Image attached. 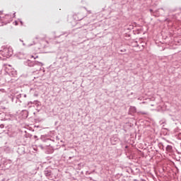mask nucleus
Returning a JSON list of instances; mask_svg holds the SVG:
<instances>
[{
    "mask_svg": "<svg viewBox=\"0 0 181 181\" xmlns=\"http://www.w3.org/2000/svg\"><path fill=\"white\" fill-rule=\"evenodd\" d=\"M76 21H81V18H78L76 19Z\"/></svg>",
    "mask_w": 181,
    "mask_h": 181,
    "instance_id": "6",
    "label": "nucleus"
},
{
    "mask_svg": "<svg viewBox=\"0 0 181 181\" xmlns=\"http://www.w3.org/2000/svg\"><path fill=\"white\" fill-rule=\"evenodd\" d=\"M11 16L9 14H6L4 16V11H0V21L4 23V22H6L8 19H11Z\"/></svg>",
    "mask_w": 181,
    "mask_h": 181,
    "instance_id": "2",
    "label": "nucleus"
},
{
    "mask_svg": "<svg viewBox=\"0 0 181 181\" xmlns=\"http://www.w3.org/2000/svg\"><path fill=\"white\" fill-rule=\"evenodd\" d=\"M13 23H18V21H15L13 22Z\"/></svg>",
    "mask_w": 181,
    "mask_h": 181,
    "instance_id": "7",
    "label": "nucleus"
},
{
    "mask_svg": "<svg viewBox=\"0 0 181 181\" xmlns=\"http://www.w3.org/2000/svg\"><path fill=\"white\" fill-rule=\"evenodd\" d=\"M1 54H2L4 57H6L8 59L13 54V49L11 47H5L1 51Z\"/></svg>",
    "mask_w": 181,
    "mask_h": 181,
    "instance_id": "1",
    "label": "nucleus"
},
{
    "mask_svg": "<svg viewBox=\"0 0 181 181\" xmlns=\"http://www.w3.org/2000/svg\"><path fill=\"white\" fill-rule=\"evenodd\" d=\"M149 11L151 12V13H152V12H153V10L150 9Z\"/></svg>",
    "mask_w": 181,
    "mask_h": 181,
    "instance_id": "4",
    "label": "nucleus"
},
{
    "mask_svg": "<svg viewBox=\"0 0 181 181\" xmlns=\"http://www.w3.org/2000/svg\"><path fill=\"white\" fill-rule=\"evenodd\" d=\"M88 13H91V11H88Z\"/></svg>",
    "mask_w": 181,
    "mask_h": 181,
    "instance_id": "5",
    "label": "nucleus"
},
{
    "mask_svg": "<svg viewBox=\"0 0 181 181\" xmlns=\"http://www.w3.org/2000/svg\"><path fill=\"white\" fill-rule=\"evenodd\" d=\"M179 16L181 17V13H180L178 14V16H177V21H178L179 22H181V18H179Z\"/></svg>",
    "mask_w": 181,
    "mask_h": 181,
    "instance_id": "3",
    "label": "nucleus"
},
{
    "mask_svg": "<svg viewBox=\"0 0 181 181\" xmlns=\"http://www.w3.org/2000/svg\"><path fill=\"white\" fill-rule=\"evenodd\" d=\"M76 16H74V18L75 19H77V18H76Z\"/></svg>",
    "mask_w": 181,
    "mask_h": 181,
    "instance_id": "8",
    "label": "nucleus"
},
{
    "mask_svg": "<svg viewBox=\"0 0 181 181\" xmlns=\"http://www.w3.org/2000/svg\"><path fill=\"white\" fill-rule=\"evenodd\" d=\"M167 22H170V21H167Z\"/></svg>",
    "mask_w": 181,
    "mask_h": 181,
    "instance_id": "9",
    "label": "nucleus"
}]
</instances>
